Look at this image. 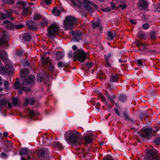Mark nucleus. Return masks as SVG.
<instances>
[{
    "instance_id": "f257e3e1",
    "label": "nucleus",
    "mask_w": 160,
    "mask_h": 160,
    "mask_svg": "<svg viewBox=\"0 0 160 160\" xmlns=\"http://www.w3.org/2000/svg\"><path fill=\"white\" fill-rule=\"evenodd\" d=\"M0 39V46L4 45L6 43V41L9 38V36L6 32H2ZM8 57V54L5 51H0V74H5L8 72H11L12 68V66L11 65L7 64L6 66L5 69L4 67L1 66L2 65L1 63V60L4 61L7 59Z\"/></svg>"
},
{
    "instance_id": "f03ea898",
    "label": "nucleus",
    "mask_w": 160,
    "mask_h": 160,
    "mask_svg": "<svg viewBox=\"0 0 160 160\" xmlns=\"http://www.w3.org/2000/svg\"><path fill=\"white\" fill-rule=\"evenodd\" d=\"M65 137L67 142L73 146L80 144L82 140L80 133L76 130L68 131L66 132Z\"/></svg>"
},
{
    "instance_id": "7ed1b4c3",
    "label": "nucleus",
    "mask_w": 160,
    "mask_h": 160,
    "mask_svg": "<svg viewBox=\"0 0 160 160\" xmlns=\"http://www.w3.org/2000/svg\"><path fill=\"white\" fill-rule=\"evenodd\" d=\"M35 78L33 75H30L27 78L23 79L21 81L20 84H19V81L17 80L14 85V88L16 89L20 88L25 92H28L30 91V88L24 87L23 85L33 83Z\"/></svg>"
},
{
    "instance_id": "20e7f679",
    "label": "nucleus",
    "mask_w": 160,
    "mask_h": 160,
    "mask_svg": "<svg viewBox=\"0 0 160 160\" xmlns=\"http://www.w3.org/2000/svg\"><path fill=\"white\" fill-rule=\"evenodd\" d=\"M158 130L159 128L158 127H155L153 129L151 128H146L144 131L143 130L140 131L138 134L142 138L150 139L154 135L153 133H155Z\"/></svg>"
},
{
    "instance_id": "39448f33",
    "label": "nucleus",
    "mask_w": 160,
    "mask_h": 160,
    "mask_svg": "<svg viewBox=\"0 0 160 160\" xmlns=\"http://www.w3.org/2000/svg\"><path fill=\"white\" fill-rule=\"evenodd\" d=\"M75 22V18L74 17L70 16H67L63 22V25L65 29H72L73 28V24Z\"/></svg>"
},
{
    "instance_id": "423d86ee",
    "label": "nucleus",
    "mask_w": 160,
    "mask_h": 160,
    "mask_svg": "<svg viewBox=\"0 0 160 160\" xmlns=\"http://www.w3.org/2000/svg\"><path fill=\"white\" fill-rule=\"evenodd\" d=\"M157 151L155 149L151 150L146 153L144 158L146 160H160L157 154Z\"/></svg>"
},
{
    "instance_id": "0eeeda50",
    "label": "nucleus",
    "mask_w": 160,
    "mask_h": 160,
    "mask_svg": "<svg viewBox=\"0 0 160 160\" xmlns=\"http://www.w3.org/2000/svg\"><path fill=\"white\" fill-rule=\"evenodd\" d=\"M59 30L58 25L55 23L52 24L48 28V35L50 38H53Z\"/></svg>"
},
{
    "instance_id": "6e6552de",
    "label": "nucleus",
    "mask_w": 160,
    "mask_h": 160,
    "mask_svg": "<svg viewBox=\"0 0 160 160\" xmlns=\"http://www.w3.org/2000/svg\"><path fill=\"white\" fill-rule=\"evenodd\" d=\"M76 52V56L78 61L81 62H83L87 58V54L83 50L81 49H78Z\"/></svg>"
},
{
    "instance_id": "1a4fd4ad",
    "label": "nucleus",
    "mask_w": 160,
    "mask_h": 160,
    "mask_svg": "<svg viewBox=\"0 0 160 160\" xmlns=\"http://www.w3.org/2000/svg\"><path fill=\"white\" fill-rule=\"evenodd\" d=\"M3 23L6 24V27L7 29H20L24 27V25L22 24L14 25L8 20L4 21Z\"/></svg>"
},
{
    "instance_id": "9d476101",
    "label": "nucleus",
    "mask_w": 160,
    "mask_h": 160,
    "mask_svg": "<svg viewBox=\"0 0 160 160\" xmlns=\"http://www.w3.org/2000/svg\"><path fill=\"white\" fill-rule=\"evenodd\" d=\"M90 5H93L92 2L88 0H84L83 1V6L85 9L88 12L92 13L94 11V10Z\"/></svg>"
},
{
    "instance_id": "9b49d317",
    "label": "nucleus",
    "mask_w": 160,
    "mask_h": 160,
    "mask_svg": "<svg viewBox=\"0 0 160 160\" xmlns=\"http://www.w3.org/2000/svg\"><path fill=\"white\" fill-rule=\"evenodd\" d=\"M84 139L88 143H91L92 141V138L94 136L91 131H87L84 133Z\"/></svg>"
},
{
    "instance_id": "f8f14e48",
    "label": "nucleus",
    "mask_w": 160,
    "mask_h": 160,
    "mask_svg": "<svg viewBox=\"0 0 160 160\" xmlns=\"http://www.w3.org/2000/svg\"><path fill=\"white\" fill-rule=\"evenodd\" d=\"M71 34L73 36V40L74 41L78 42L79 40L82 39L81 36L82 35V32L77 31L75 32L73 31H72L71 32Z\"/></svg>"
},
{
    "instance_id": "ddd939ff",
    "label": "nucleus",
    "mask_w": 160,
    "mask_h": 160,
    "mask_svg": "<svg viewBox=\"0 0 160 160\" xmlns=\"http://www.w3.org/2000/svg\"><path fill=\"white\" fill-rule=\"evenodd\" d=\"M6 12L7 13V14L4 13L1 14V17H0V20L4 19L7 18H9L11 19H13V18L12 16V12H14L15 13H17V12L14 11H11V12H8V11H7Z\"/></svg>"
},
{
    "instance_id": "4468645a",
    "label": "nucleus",
    "mask_w": 160,
    "mask_h": 160,
    "mask_svg": "<svg viewBox=\"0 0 160 160\" xmlns=\"http://www.w3.org/2000/svg\"><path fill=\"white\" fill-rule=\"evenodd\" d=\"M96 92L98 94L99 97L101 99V101L103 102L104 104L106 105L107 107L110 108V106L108 104V102L106 101V99L105 97L99 91L97 90Z\"/></svg>"
},
{
    "instance_id": "2eb2a0df",
    "label": "nucleus",
    "mask_w": 160,
    "mask_h": 160,
    "mask_svg": "<svg viewBox=\"0 0 160 160\" xmlns=\"http://www.w3.org/2000/svg\"><path fill=\"white\" fill-rule=\"evenodd\" d=\"M52 139L51 138L49 139L46 136H44L43 137L42 141L43 143L45 144L46 146H50L51 144V142Z\"/></svg>"
},
{
    "instance_id": "dca6fc26",
    "label": "nucleus",
    "mask_w": 160,
    "mask_h": 160,
    "mask_svg": "<svg viewBox=\"0 0 160 160\" xmlns=\"http://www.w3.org/2000/svg\"><path fill=\"white\" fill-rule=\"evenodd\" d=\"M35 100L33 98H26L24 103V106H26L29 104L31 105L34 103Z\"/></svg>"
},
{
    "instance_id": "f3484780",
    "label": "nucleus",
    "mask_w": 160,
    "mask_h": 160,
    "mask_svg": "<svg viewBox=\"0 0 160 160\" xmlns=\"http://www.w3.org/2000/svg\"><path fill=\"white\" fill-rule=\"evenodd\" d=\"M62 10L63 9L61 8H55L52 10V12L55 16H58L61 14Z\"/></svg>"
},
{
    "instance_id": "a211bd4d",
    "label": "nucleus",
    "mask_w": 160,
    "mask_h": 160,
    "mask_svg": "<svg viewBox=\"0 0 160 160\" xmlns=\"http://www.w3.org/2000/svg\"><path fill=\"white\" fill-rule=\"evenodd\" d=\"M107 34L108 36V39L111 40H112L116 35L115 32L112 30L108 31Z\"/></svg>"
},
{
    "instance_id": "6ab92c4d",
    "label": "nucleus",
    "mask_w": 160,
    "mask_h": 160,
    "mask_svg": "<svg viewBox=\"0 0 160 160\" xmlns=\"http://www.w3.org/2000/svg\"><path fill=\"white\" fill-rule=\"evenodd\" d=\"M139 6L141 7L143 9L147 8L148 5L147 2L145 1L142 0H139Z\"/></svg>"
},
{
    "instance_id": "aec40b11",
    "label": "nucleus",
    "mask_w": 160,
    "mask_h": 160,
    "mask_svg": "<svg viewBox=\"0 0 160 160\" xmlns=\"http://www.w3.org/2000/svg\"><path fill=\"white\" fill-rule=\"evenodd\" d=\"M136 45L138 47H141L142 48H139V50L140 51H143L144 49L146 48V45L144 43H142L141 42L138 41H136Z\"/></svg>"
},
{
    "instance_id": "412c9836",
    "label": "nucleus",
    "mask_w": 160,
    "mask_h": 160,
    "mask_svg": "<svg viewBox=\"0 0 160 160\" xmlns=\"http://www.w3.org/2000/svg\"><path fill=\"white\" fill-rule=\"evenodd\" d=\"M20 73L21 76L22 77L25 78L29 74V72L28 69H25L23 70H21Z\"/></svg>"
},
{
    "instance_id": "4be33fe9",
    "label": "nucleus",
    "mask_w": 160,
    "mask_h": 160,
    "mask_svg": "<svg viewBox=\"0 0 160 160\" xmlns=\"http://www.w3.org/2000/svg\"><path fill=\"white\" fill-rule=\"evenodd\" d=\"M53 145L56 149L60 150L63 148V146L61 143L58 142H53Z\"/></svg>"
},
{
    "instance_id": "5701e85b",
    "label": "nucleus",
    "mask_w": 160,
    "mask_h": 160,
    "mask_svg": "<svg viewBox=\"0 0 160 160\" xmlns=\"http://www.w3.org/2000/svg\"><path fill=\"white\" fill-rule=\"evenodd\" d=\"M47 53H48V52L46 53L45 54ZM41 60L42 61V64L43 65H45L49 62L50 60L49 58L48 57H46L45 55L42 57L41 58Z\"/></svg>"
},
{
    "instance_id": "b1692460",
    "label": "nucleus",
    "mask_w": 160,
    "mask_h": 160,
    "mask_svg": "<svg viewBox=\"0 0 160 160\" xmlns=\"http://www.w3.org/2000/svg\"><path fill=\"white\" fill-rule=\"evenodd\" d=\"M7 101L6 99H3L0 100V110L4 108L7 104Z\"/></svg>"
},
{
    "instance_id": "393cba45",
    "label": "nucleus",
    "mask_w": 160,
    "mask_h": 160,
    "mask_svg": "<svg viewBox=\"0 0 160 160\" xmlns=\"http://www.w3.org/2000/svg\"><path fill=\"white\" fill-rule=\"evenodd\" d=\"M30 151L27 148H22L19 152V154L21 155H24L25 154H27L28 153H29Z\"/></svg>"
},
{
    "instance_id": "a878e982",
    "label": "nucleus",
    "mask_w": 160,
    "mask_h": 160,
    "mask_svg": "<svg viewBox=\"0 0 160 160\" xmlns=\"http://www.w3.org/2000/svg\"><path fill=\"white\" fill-rule=\"evenodd\" d=\"M64 53L63 52H58L56 53V59L59 60L62 58L64 56Z\"/></svg>"
},
{
    "instance_id": "bb28decb",
    "label": "nucleus",
    "mask_w": 160,
    "mask_h": 160,
    "mask_svg": "<svg viewBox=\"0 0 160 160\" xmlns=\"http://www.w3.org/2000/svg\"><path fill=\"white\" fill-rule=\"evenodd\" d=\"M48 24V21L46 18L43 17L41 18V26L42 27H43L47 26Z\"/></svg>"
},
{
    "instance_id": "cd10ccee",
    "label": "nucleus",
    "mask_w": 160,
    "mask_h": 160,
    "mask_svg": "<svg viewBox=\"0 0 160 160\" xmlns=\"http://www.w3.org/2000/svg\"><path fill=\"white\" fill-rule=\"evenodd\" d=\"M23 40L26 41H29L31 39V36L29 33H26L23 36Z\"/></svg>"
},
{
    "instance_id": "c85d7f7f",
    "label": "nucleus",
    "mask_w": 160,
    "mask_h": 160,
    "mask_svg": "<svg viewBox=\"0 0 160 160\" xmlns=\"http://www.w3.org/2000/svg\"><path fill=\"white\" fill-rule=\"evenodd\" d=\"M118 80V76L117 75H113L111 76L110 82H116Z\"/></svg>"
},
{
    "instance_id": "c756f323",
    "label": "nucleus",
    "mask_w": 160,
    "mask_h": 160,
    "mask_svg": "<svg viewBox=\"0 0 160 160\" xmlns=\"http://www.w3.org/2000/svg\"><path fill=\"white\" fill-rule=\"evenodd\" d=\"M12 103L13 105L14 106H17L18 105V98H13L12 99Z\"/></svg>"
},
{
    "instance_id": "7c9ffc66",
    "label": "nucleus",
    "mask_w": 160,
    "mask_h": 160,
    "mask_svg": "<svg viewBox=\"0 0 160 160\" xmlns=\"http://www.w3.org/2000/svg\"><path fill=\"white\" fill-rule=\"evenodd\" d=\"M107 98L109 101L112 102H114V99L115 98V97L114 96H110L109 94H107L106 95Z\"/></svg>"
},
{
    "instance_id": "2f4dec72",
    "label": "nucleus",
    "mask_w": 160,
    "mask_h": 160,
    "mask_svg": "<svg viewBox=\"0 0 160 160\" xmlns=\"http://www.w3.org/2000/svg\"><path fill=\"white\" fill-rule=\"evenodd\" d=\"M119 100L121 102L124 101L126 100V96L124 95H121L118 97Z\"/></svg>"
},
{
    "instance_id": "473e14b6",
    "label": "nucleus",
    "mask_w": 160,
    "mask_h": 160,
    "mask_svg": "<svg viewBox=\"0 0 160 160\" xmlns=\"http://www.w3.org/2000/svg\"><path fill=\"white\" fill-rule=\"evenodd\" d=\"M15 0H4L3 2L6 4H12L15 2Z\"/></svg>"
},
{
    "instance_id": "72a5a7b5",
    "label": "nucleus",
    "mask_w": 160,
    "mask_h": 160,
    "mask_svg": "<svg viewBox=\"0 0 160 160\" xmlns=\"http://www.w3.org/2000/svg\"><path fill=\"white\" fill-rule=\"evenodd\" d=\"M73 4V5L74 6H77L78 7H80L82 5V3L78 1V5L73 0H70Z\"/></svg>"
},
{
    "instance_id": "f704fd0d",
    "label": "nucleus",
    "mask_w": 160,
    "mask_h": 160,
    "mask_svg": "<svg viewBox=\"0 0 160 160\" xmlns=\"http://www.w3.org/2000/svg\"><path fill=\"white\" fill-rule=\"evenodd\" d=\"M150 37L152 39L155 40L156 38L155 32L154 31L150 33Z\"/></svg>"
},
{
    "instance_id": "c9c22d12",
    "label": "nucleus",
    "mask_w": 160,
    "mask_h": 160,
    "mask_svg": "<svg viewBox=\"0 0 160 160\" xmlns=\"http://www.w3.org/2000/svg\"><path fill=\"white\" fill-rule=\"evenodd\" d=\"M38 153L39 156H42L44 154L45 151L43 149H41L38 151Z\"/></svg>"
},
{
    "instance_id": "e433bc0d",
    "label": "nucleus",
    "mask_w": 160,
    "mask_h": 160,
    "mask_svg": "<svg viewBox=\"0 0 160 160\" xmlns=\"http://www.w3.org/2000/svg\"><path fill=\"white\" fill-rule=\"evenodd\" d=\"M22 5L23 6H25L26 5V3L25 2L22 1H18L16 3V5Z\"/></svg>"
},
{
    "instance_id": "4c0bfd02",
    "label": "nucleus",
    "mask_w": 160,
    "mask_h": 160,
    "mask_svg": "<svg viewBox=\"0 0 160 160\" xmlns=\"http://www.w3.org/2000/svg\"><path fill=\"white\" fill-rule=\"evenodd\" d=\"M58 66L59 68L63 67L65 66L64 63L62 61H60L58 64Z\"/></svg>"
},
{
    "instance_id": "58836bf2",
    "label": "nucleus",
    "mask_w": 160,
    "mask_h": 160,
    "mask_svg": "<svg viewBox=\"0 0 160 160\" xmlns=\"http://www.w3.org/2000/svg\"><path fill=\"white\" fill-rule=\"evenodd\" d=\"M111 56V53H109L107 55H105L104 57L106 60V62H109V60Z\"/></svg>"
},
{
    "instance_id": "ea45409f",
    "label": "nucleus",
    "mask_w": 160,
    "mask_h": 160,
    "mask_svg": "<svg viewBox=\"0 0 160 160\" xmlns=\"http://www.w3.org/2000/svg\"><path fill=\"white\" fill-rule=\"evenodd\" d=\"M28 12V8H24L22 11V14L23 15H27Z\"/></svg>"
},
{
    "instance_id": "a19ab883",
    "label": "nucleus",
    "mask_w": 160,
    "mask_h": 160,
    "mask_svg": "<svg viewBox=\"0 0 160 160\" xmlns=\"http://www.w3.org/2000/svg\"><path fill=\"white\" fill-rule=\"evenodd\" d=\"M37 79L38 81L41 82L42 80V75L38 74L37 76Z\"/></svg>"
},
{
    "instance_id": "79ce46f5",
    "label": "nucleus",
    "mask_w": 160,
    "mask_h": 160,
    "mask_svg": "<svg viewBox=\"0 0 160 160\" xmlns=\"http://www.w3.org/2000/svg\"><path fill=\"white\" fill-rule=\"evenodd\" d=\"M156 10L158 12H160V3H157L155 6Z\"/></svg>"
},
{
    "instance_id": "37998d69",
    "label": "nucleus",
    "mask_w": 160,
    "mask_h": 160,
    "mask_svg": "<svg viewBox=\"0 0 160 160\" xmlns=\"http://www.w3.org/2000/svg\"><path fill=\"white\" fill-rule=\"evenodd\" d=\"M99 25V22H94L92 23V26L93 28H95L96 27H98Z\"/></svg>"
},
{
    "instance_id": "c03bdc74",
    "label": "nucleus",
    "mask_w": 160,
    "mask_h": 160,
    "mask_svg": "<svg viewBox=\"0 0 160 160\" xmlns=\"http://www.w3.org/2000/svg\"><path fill=\"white\" fill-rule=\"evenodd\" d=\"M103 160H113L111 156L109 155H108L106 158H104Z\"/></svg>"
},
{
    "instance_id": "a18cd8bd",
    "label": "nucleus",
    "mask_w": 160,
    "mask_h": 160,
    "mask_svg": "<svg viewBox=\"0 0 160 160\" xmlns=\"http://www.w3.org/2000/svg\"><path fill=\"white\" fill-rule=\"evenodd\" d=\"M0 157L1 158H7L8 156L6 153L2 152L1 154Z\"/></svg>"
},
{
    "instance_id": "49530a36",
    "label": "nucleus",
    "mask_w": 160,
    "mask_h": 160,
    "mask_svg": "<svg viewBox=\"0 0 160 160\" xmlns=\"http://www.w3.org/2000/svg\"><path fill=\"white\" fill-rule=\"evenodd\" d=\"M153 142L157 144H160V138H158L156 139L153 141Z\"/></svg>"
},
{
    "instance_id": "de8ad7c7",
    "label": "nucleus",
    "mask_w": 160,
    "mask_h": 160,
    "mask_svg": "<svg viewBox=\"0 0 160 160\" xmlns=\"http://www.w3.org/2000/svg\"><path fill=\"white\" fill-rule=\"evenodd\" d=\"M119 7L120 8H121L122 9L124 10L125 8H126L127 7V6L125 4H122L120 5L119 6Z\"/></svg>"
},
{
    "instance_id": "09e8293b",
    "label": "nucleus",
    "mask_w": 160,
    "mask_h": 160,
    "mask_svg": "<svg viewBox=\"0 0 160 160\" xmlns=\"http://www.w3.org/2000/svg\"><path fill=\"white\" fill-rule=\"evenodd\" d=\"M105 66L109 69L111 68V66L109 62H106Z\"/></svg>"
},
{
    "instance_id": "8fccbe9b",
    "label": "nucleus",
    "mask_w": 160,
    "mask_h": 160,
    "mask_svg": "<svg viewBox=\"0 0 160 160\" xmlns=\"http://www.w3.org/2000/svg\"><path fill=\"white\" fill-rule=\"evenodd\" d=\"M142 27L143 28L147 29L149 28V25L147 23H145L142 25Z\"/></svg>"
},
{
    "instance_id": "3c124183",
    "label": "nucleus",
    "mask_w": 160,
    "mask_h": 160,
    "mask_svg": "<svg viewBox=\"0 0 160 160\" xmlns=\"http://www.w3.org/2000/svg\"><path fill=\"white\" fill-rule=\"evenodd\" d=\"M27 157L28 159L29 160H33V158H32L30 156V155H31V151H30V152H29V153H28L27 154Z\"/></svg>"
},
{
    "instance_id": "603ef678",
    "label": "nucleus",
    "mask_w": 160,
    "mask_h": 160,
    "mask_svg": "<svg viewBox=\"0 0 160 160\" xmlns=\"http://www.w3.org/2000/svg\"><path fill=\"white\" fill-rule=\"evenodd\" d=\"M54 69V66L51 64H50L48 67L49 70L50 71H53V70Z\"/></svg>"
},
{
    "instance_id": "864d4df0",
    "label": "nucleus",
    "mask_w": 160,
    "mask_h": 160,
    "mask_svg": "<svg viewBox=\"0 0 160 160\" xmlns=\"http://www.w3.org/2000/svg\"><path fill=\"white\" fill-rule=\"evenodd\" d=\"M40 18V15L36 14H35L34 17V19L35 20L39 19Z\"/></svg>"
},
{
    "instance_id": "5fc2aeb1",
    "label": "nucleus",
    "mask_w": 160,
    "mask_h": 160,
    "mask_svg": "<svg viewBox=\"0 0 160 160\" xmlns=\"http://www.w3.org/2000/svg\"><path fill=\"white\" fill-rule=\"evenodd\" d=\"M4 84L5 87L7 89H8L9 87H8V81H5L4 83Z\"/></svg>"
},
{
    "instance_id": "6e6d98bb",
    "label": "nucleus",
    "mask_w": 160,
    "mask_h": 160,
    "mask_svg": "<svg viewBox=\"0 0 160 160\" xmlns=\"http://www.w3.org/2000/svg\"><path fill=\"white\" fill-rule=\"evenodd\" d=\"M138 36L139 38H142L145 37V35L143 34L139 33Z\"/></svg>"
},
{
    "instance_id": "4d7b16f0",
    "label": "nucleus",
    "mask_w": 160,
    "mask_h": 160,
    "mask_svg": "<svg viewBox=\"0 0 160 160\" xmlns=\"http://www.w3.org/2000/svg\"><path fill=\"white\" fill-rule=\"evenodd\" d=\"M73 55V54L72 52V51H70L68 53V57L69 58H72Z\"/></svg>"
},
{
    "instance_id": "13d9d810",
    "label": "nucleus",
    "mask_w": 160,
    "mask_h": 160,
    "mask_svg": "<svg viewBox=\"0 0 160 160\" xmlns=\"http://www.w3.org/2000/svg\"><path fill=\"white\" fill-rule=\"evenodd\" d=\"M44 2L46 4L49 5L51 3V0H44Z\"/></svg>"
},
{
    "instance_id": "bf43d9fd",
    "label": "nucleus",
    "mask_w": 160,
    "mask_h": 160,
    "mask_svg": "<svg viewBox=\"0 0 160 160\" xmlns=\"http://www.w3.org/2000/svg\"><path fill=\"white\" fill-rule=\"evenodd\" d=\"M137 63L139 65H142V62L141 59H138L137 60Z\"/></svg>"
},
{
    "instance_id": "052dcab7",
    "label": "nucleus",
    "mask_w": 160,
    "mask_h": 160,
    "mask_svg": "<svg viewBox=\"0 0 160 160\" xmlns=\"http://www.w3.org/2000/svg\"><path fill=\"white\" fill-rule=\"evenodd\" d=\"M35 115V112L33 111H31L30 113V115L33 117Z\"/></svg>"
},
{
    "instance_id": "680f3d73",
    "label": "nucleus",
    "mask_w": 160,
    "mask_h": 160,
    "mask_svg": "<svg viewBox=\"0 0 160 160\" xmlns=\"http://www.w3.org/2000/svg\"><path fill=\"white\" fill-rule=\"evenodd\" d=\"M123 115H124V117H125V118L127 119H129V117L128 116V115L125 112H124L123 113Z\"/></svg>"
},
{
    "instance_id": "e2e57ef3",
    "label": "nucleus",
    "mask_w": 160,
    "mask_h": 160,
    "mask_svg": "<svg viewBox=\"0 0 160 160\" xmlns=\"http://www.w3.org/2000/svg\"><path fill=\"white\" fill-rule=\"evenodd\" d=\"M86 65L88 67L90 68L92 66V64L91 63L87 62L86 64Z\"/></svg>"
},
{
    "instance_id": "0e129e2a",
    "label": "nucleus",
    "mask_w": 160,
    "mask_h": 160,
    "mask_svg": "<svg viewBox=\"0 0 160 160\" xmlns=\"http://www.w3.org/2000/svg\"><path fill=\"white\" fill-rule=\"evenodd\" d=\"M114 111L118 115H119V111L117 108H114Z\"/></svg>"
},
{
    "instance_id": "69168bd1",
    "label": "nucleus",
    "mask_w": 160,
    "mask_h": 160,
    "mask_svg": "<svg viewBox=\"0 0 160 160\" xmlns=\"http://www.w3.org/2000/svg\"><path fill=\"white\" fill-rule=\"evenodd\" d=\"M102 10L103 11H105L106 12H109L111 11V9L110 8L105 9H102Z\"/></svg>"
},
{
    "instance_id": "338daca9",
    "label": "nucleus",
    "mask_w": 160,
    "mask_h": 160,
    "mask_svg": "<svg viewBox=\"0 0 160 160\" xmlns=\"http://www.w3.org/2000/svg\"><path fill=\"white\" fill-rule=\"evenodd\" d=\"M130 21L131 22L132 24H134L136 23V22L135 20H130Z\"/></svg>"
},
{
    "instance_id": "774afa93",
    "label": "nucleus",
    "mask_w": 160,
    "mask_h": 160,
    "mask_svg": "<svg viewBox=\"0 0 160 160\" xmlns=\"http://www.w3.org/2000/svg\"><path fill=\"white\" fill-rule=\"evenodd\" d=\"M7 103L8 104V107L9 108H10L12 107V104L10 102H7Z\"/></svg>"
}]
</instances>
